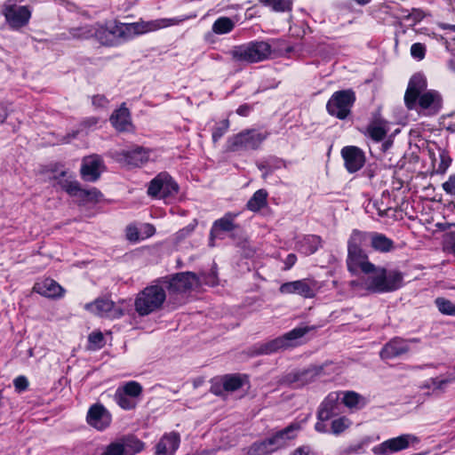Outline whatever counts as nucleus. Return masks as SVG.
Here are the masks:
<instances>
[{"label":"nucleus","instance_id":"1a4fd4ad","mask_svg":"<svg viewBox=\"0 0 455 455\" xmlns=\"http://www.w3.org/2000/svg\"><path fill=\"white\" fill-rule=\"evenodd\" d=\"M170 293H183L199 285L198 277L192 272H181L165 282Z\"/></svg>","mask_w":455,"mask_h":455},{"label":"nucleus","instance_id":"680f3d73","mask_svg":"<svg viewBox=\"0 0 455 455\" xmlns=\"http://www.w3.org/2000/svg\"><path fill=\"white\" fill-rule=\"evenodd\" d=\"M292 455H309V449L307 447H299L294 451Z\"/></svg>","mask_w":455,"mask_h":455},{"label":"nucleus","instance_id":"4c0bfd02","mask_svg":"<svg viewBox=\"0 0 455 455\" xmlns=\"http://www.w3.org/2000/svg\"><path fill=\"white\" fill-rule=\"evenodd\" d=\"M259 2L263 5L271 7L275 12H284L289 10L291 5L290 0H259Z\"/></svg>","mask_w":455,"mask_h":455},{"label":"nucleus","instance_id":"72a5a7b5","mask_svg":"<svg viewBox=\"0 0 455 455\" xmlns=\"http://www.w3.org/2000/svg\"><path fill=\"white\" fill-rule=\"evenodd\" d=\"M342 403L349 409H359L364 405L363 398L354 391L346 392Z\"/></svg>","mask_w":455,"mask_h":455},{"label":"nucleus","instance_id":"412c9836","mask_svg":"<svg viewBox=\"0 0 455 455\" xmlns=\"http://www.w3.org/2000/svg\"><path fill=\"white\" fill-rule=\"evenodd\" d=\"M180 442V435L176 432L164 435L156 446V455H173L179 448Z\"/></svg>","mask_w":455,"mask_h":455},{"label":"nucleus","instance_id":"0eeeda50","mask_svg":"<svg viewBox=\"0 0 455 455\" xmlns=\"http://www.w3.org/2000/svg\"><path fill=\"white\" fill-rule=\"evenodd\" d=\"M355 100L352 90L335 92L326 104L328 113L340 120L346 119L351 113V108Z\"/></svg>","mask_w":455,"mask_h":455},{"label":"nucleus","instance_id":"2eb2a0df","mask_svg":"<svg viewBox=\"0 0 455 455\" xmlns=\"http://www.w3.org/2000/svg\"><path fill=\"white\" fill-rule=\"evenodd\" d=\"M86 419L94 428L103 430L110 425L112 418L102 404L96 403L90 407Z\"/></svg>","mask_w":455,"mask_h":455},{"label":"nucleus","instance_id":"864d4df0","mask_svg":"<svg viewBox=\"0 0 455 455\" xmlns=\"http://www.w3.org/2000/svg\"><path fill=\"white\" fill-rule=\"evenodd\" d=\"M92 104L96 107L104 108L108 104V100L103 95H95L92 97Z\"/></svg>","mask_w":455,"mask_h":455},{"label":"nucleus","instance_id":"f03ea898","mask_svg":"<svg viewBox=\"0 0 455 455\" xmlns=\"http://www.w3.org/2000/svg\"><path fill=\"white\" fill-rule=\"evenodd\" d=\"M174 24L172 20H156L134 23H120L116 21L107 23L95 31V36L103 45H114L120 41L128 40L134 36L155 31Z\"/></svg>","mask_w":455,"mask_h":455},{"label":"nucleus","instance_id":"69168bd1","mask_svg":"<svg viewBox=\"0 0 455 455\" xmlns=\"http://www.w3.org/2000/svg\"><path fill=\"white\" fill-rule=\"evenodd\" d=\"M211 391L216 395H220L222 394L221 388L219 386H212Z\"/></svg>","mask_w":455,"mask_h":455},{"label":"nucleus","instance_id":"4be33fe9","mask_svg":"<svg viewBox=\"0 0 455 455\" xmlns=\"http://www.w3.org/2000/svg\"><path fill=\"white\" fill-rule=\"evenodd\" d=\"M33 290L47 298H60L63 295V288L53 279L46 278L36 283Z\"/></svg>","mask_w":455,"mask_h":455},{"label":"nucleus","instance_id":"9d476101","mask_svg":"<svg viewBox=\"0 0 455 455\" xmlns=\"http://www.w3.org/2000/svg\"><path fill=\"white\" fill-rule=\"evenodd\" d=\"M347 267L353 275H357L360 272L370 275L374 270V264L369 261L368 256L363 251H347Z\"/></svg>","mask_w":455,"mask_h":455},{"label":"nucleus","instance_id":"603ef678","mask_svg":"<svg viewBox=\"0 0 455 455\" xmlns=\"http://www.w3.org/2000/svg\"><path fill=\"white\" fill-rule=\"evenodd\" d=\"M88 339L90 343L93 344L97 347H100L102 346L104 337L100 331H97L91 333Z\"/></svg>","mask_w":455,"mask_h":455},{"label":"nucleus","instance_id":"7c9ffc66","mask_svg":"<svg viewBox=\"0 0 455 455\" xmlns=\"http://www.w3.org/2000/svg\"><path fill=\"white\" fill-rule=\"evenodd\" d=\"M267 192L265 189L257 190L247 202V209L258 212L267 205Z\"/></svg>","mask_w":455,"mask_h":455},{"label":"nucleus","instance_id":"bb28decb","mask_svg":"<svg viewBox=\"0 0 455 455\" xmlns=\"http://www.w3.org/2000/svg\"><path fill=\"white\" fill-rule=\"evenodd\" d=\"M223 389L228 392H234L240 389L247 381L246 375L227 374L222 377Z\"/></svg>","mask_w":455,"mask_h":455},{"label":"nucleus","instance_id":"c03bdc74","mask_svg":"<svg viewBox=\"0 0 455 455\" xmlns=\"http://www.w3.org/2000/svg\"><path fill=\"white\" fill-rule=\"evenodd\" d=\"M229 121L228 119L223 120L220 125L216 127L212 132V140L217 142L228 130Z\"/></svg>","mask_w":455,"mask_h":455},{"label":"nucleus","instance_id":"338daca9","mask_svg":"<svg viewBox=\"0 0 455 455\" xmlns=\"http://www.w3.org/2000/svg\"><path fill=\"white\" fill-rule=\"evenodd\" d=\"M446 131L451 133H455V123H450L445 127Z\"/></svg>","mask_w":455,"mask_h":455},{"label":"nucleus","instance_id":"ddd939ff","mask_svg":"<svg viewBox=\"0 0 455 455\" xmlns=\"http://www.w3.org/2000/svg\"><path fill=\"white\" fill-rule=\"evenodd\" d=\"M280 291L286 294L295 293L304 298L311 299L315 295L316 284L315 282L307 279L289 282L281 285Z\"/></svg>","mask_w":455,"mask_h":455},{"label":"nucleus","instance_id":"cd10ccee","mask_svg":"<svg viewBox=\"0 0 455 455\" xmlns=\"http://www.w3.org/2000/svg\"><path fill=\"white\" fill-rule=\"evenodd\" d=\"M125 455H134L144 449V443L136 436L129 435L120 438Z\"/></svg>","mask_w":455,"mask_h":455},{"label":"nucleus","instance_id":"f8f14e48","mask_svg":"<svg viewBox=\"0 0 455 455\" xmlns=\"http://www.w3.org/2000/svg\"><path fill=\"white\" fill-rule=\"evenodd\" d=\"M4 14L11 27L18 28L25 26L30 18V11L27 6H15L12 2L6 1Z\"/></svg>","mask_w":455,"mask_h":455},{"label":"nucleus","instance_id":"3c124183","mask_svg":"<svg viewBox=\"0 0 455 455\" xmlns=\"http://www.w3.org/2000/svg\"><path fill=\"white\" fill-rule=\"evenodd\" d=\"M101 196V192L95 188L86 189V203L98 202Z\"/></svg>","mask_w":455,"mask_h":455},{"label":"nucleus","instance_id":"e2e57ef3","mask_svg":"<svg viewBox=\"0 0 455 455\" xmlns=\"http://www.w3.org/2000/svg\"><path fill=\"white\" fill-rule=\"evenodd\" d=\"M52 172H54V179H59L60 177H65L67 175V172L63 169H61L60 172L58 171L57 167L52 170Z\"/></svg>","mask_w":455,"mask_h":455},{"label":"nucleus","instance_id":"2f4dec72","mask_svg":"<svg viewBox=\"0 0 455 455\" xmlns=\"http://www.w3.org/2000/svg\"><path fill=\"white\" fill-rule=\"evenodd\" d=\"M367 238V233L354 230L348 240L347 251H363L362 246L365 243Z\"/></svg>","mask_w":455,"mask_h":455},{"label":"nucleus","instance_id":"37998d69","mask_svg":"<svg viewBox=\"0 0 455 455\" xmlns=\"http://www.w3.org/2000/svg\"><path fill=\"white\" fill-rule=\"evenodd\" d=\"M126 395L132 397H138L142 392V387L140 383L136 381H129L127 382L124 387L121 389Z\"/></svg>","mask_w":455,"mask_h":455},{"label":"nucleus","instance_id":"c756f323","mask_svg":"<svg viewBox=\"0 0 455 455\" xmlns=\"http://www.w3.org/2000/svg\"><path fill=\"white\" fill-rule=\"evenodd\" d=\"M403 274L397 270L387 272L385 269V287L386 292L399 289L403 283Z\"/></svg>","mask_w":455,"mask_h":455},{"label":"nucleus","instance_id":"a211bd4d","mask_svg":"<svg viewBox=\"0 0 455 455\" xmlns=\"http://www.w3.org/2000/svg\"><path fill=\"white\" fill-rule=\"evenodd\" d=\"M236 217V214L228 212L224 215V217L215 220L212 224L211 232H210V246H214V241L216 238H221L222 232H230L236 228V224H235L234 220Z\"/></svg>","mask_w":455,"mask_h":455},{"label":"nucleus","instance_id":"e433bc0d","mask_svg":"<svg viewBox=\"0 0 455 455\" xmlns=\"http://www.w3.org/2000/svg\"><path fill=\"white\" fill-rule=\"evenodd\" d=\"M271 453L266 440L252 443L243 455H267Z\"/></svg>","mask_w":455,"mask_h":455},{"label":"nucleus","instance_id":"423d86ee","mask_svg":"<svg viewBox=\"0 0 455 455\" xmlns=\"http://www.w3.org/2000/svg\"><path fill=\"white\" fill-rule=\"evenodd\" d=\"M267 134L255 129H247L230 137L227 141V150L231 152L240 150H255L266 140Z\"/></svg>","mask_w":455,"mask_h":455},{"label":"nucleus","instance_id":"f3484780","mask_svg":"<svg viewBox=\"0 0 455 455\" xmlns=\"http://www.w3.org/2000/svg\"><path fill=\"white\" fill-rule=\"evenodd\" d=\"M103 162L98 156H91L84 158L81 167L82 178L86 181L94 182L101 174Z\"/></svg>","mask_w":455,"mask_h":455},{"label":"nucleus","instance_id":"de8ad7c7","mask_svg":"<svg viewBox=\"0 0 455 455\" xmlns=\"http://www.w3.org/2000/svg\"><path fill=\"white\" fill-rule=\"evenodd\" d=\"M125 235L128 241L136 243L140 239V231L134 225H129L125 230Z\"/></svg>","mask_w":455,"mask_h":455},{"label":"nucleus","instance_id":"0e129e2a","mask_svg":"<svg viewBox=\"0 0 455 455\" xmlns=\"http://www.w3.org/2000/svg\"><path fill=\"white\" fill-rule=\"evenodd\" d=\"M412 15L415 20H420L424 17L422 12L419 10H414Z\"/></svg>","mask_w":455,"mask_h":455},{"label":"nucleus","instance_id":"b1692460","mask_svg":"<svg viewBox=\"0 0 455 455\" xmlns=\"http://www.w3.org/2000/svg\"><path fill=\"white\" fill-rule=\"evenodd\" d=\"M120 156H122L121 160L131 166H140L148 161V153L142 148L124 150Z\"/></svg>","mask_w":455,"mask_h":455},{"label":"nucleus","instance_id":"20e7f679","mask_svg":"<svg viewBox=\"0 0 455 455\" xmlns=\"http://www.w3.org/2000/svg\"><path fill=\"white\" fill-rule=\"evenodd\" d=\"M315 329V326H300L294 328L283 336L255 347L252 355H268L277 352L281 349L295 347L299 345V339Z\"/></svg>","mask_w":455,"mask_h":455},{"label":"nucleus","instance_id":"5fc2aeb1","mask_svg":"<svg viewBox=\"0 0 455 455\" xmlns=\"http://www.w3.org/2000/svg\"><path fill=\"white\" fill-rule=\"evenodd\" d=\"M155 232H156V228L153 225L145 224L143 227V231H142L143 236L141 237V239L148 238V237L152 236L155 234Z\"/></svg>","mask_w":455,"mask_h":455},{"label":"nucleus","instance_id":"6e6d98bb","mask_svg":"<svg viewBox=\"0 0 455 455\" xmlns=\"http://www.w3.org/2000/svg\"><path fill=\"white\" fill-rule=\"evenodd\" d=\"M451 164V159L448 156H441V163L438 166V172L443 173Z\"/></svg>","mask_w":455,"mask_h":455},{"label":"nucleus","instance_id":"c85d7f7f","mask_svg":"<svg viewBox=\"0 0 455 455\" xmlns=\"http://www.w3.org/2000/svg\"><path fill=\"white\" fill-rule=\"evenodd\" d=\"M371 244L374 250L381 252H388L394 249V242L379 233H373L371 235Z\"/></svg>","mask_w":455,"mask_h":455},{"label":"nucleus","instance_id":"ea45409f","mask_svg":"<svg viewBox=\"0 0 455 455\" xmlns=\"http://www.w3.org/2000/svg\"><path fill=\"white\" fill-rule=\"evenodd\" d=\"M127 395L121 388H118L115 394V400L121 408L125 410L132 409L135 403Z\"/></svg>","mask_w":455,"mask_h":455},{"label":"nucleus","instance_id":"052dcab7","mask_svg":"<svg viewBox=\"0 0 455 455\" xmlns=\"http://www.w3.org/2000/svg\"><path fill=\"white\" fill-rule=\"evenodd\" d=\"M97 123H98V119L96 117H90V118L84 120L82 123V125L84 127H89V126L95 125Z\"/></svg>","mask_w":455,"mask_h":455},{"label":"nucleus","instance_id":"5701e85b","mask_svg":"<svg viewBox=\"0 0 455 455\" xmlns=\"http://www.w3.org/2000/svg\"><path fill=\"white\" fill-rule=\"evenodd\" d=\"M409 346L406 341L400 338H395L387 343L380 352L383 359H391L409 351Z\"/></svg>","mask_w":455,"mask_h":455},{"label":"nucleus","instance_id":"7ed1b4c3","mask_svg":"<svg viewBox=\"0 0 455 455\" xmlns=\"http://www.w3.org/2000/svg\"><path fill=\"white\" fill-rule=\"evenodd\" d=\"M166 299L164 287L153 284L147 286L137 294L134 307L140 316L148 315L159 310Z\"/></svg>","mask_w":455,"mask_h":455},{"label":"nucleus","instance_id":"13d9d810","mask_svg":"<svg viewBox=\"0 0 455 455\" xmlns=\"http://www.w3.org/2000/svg\"><path fill=\"white\" fill-rule=\"evenodd\" d=\"M250 110L251 107L247 104H244L237 108L236 113L240 116H246L249 114Z\"/></svg>","mask_w":455,"mask_h":455},{"label":"nucleus","instance_id":"a878e982","mask_svg":"<svg viewBox=\"0 0 455 455\" xmlns=\"http://www.w3.org/2000/svg\"><path fill=\"white\" fill-rule=\"evenodd\" d=\"M60 185L69 196L76 197L80 202L86 203V189L83 188L78 181L65 180Z\"/></svg>","mask_w":455,"mask_h":455},{"label":"nucleus","instance_id":"393cba45","mask_svg":"<svg viewBox=\"0 0 455 455\" xmlns=\"http://www.w3.org/2000/svg\"><path fill=\"white\" fill-rule=\"evenodd\" d=\"M112 125L119 132L128 131L132 125L130 112L124 105L110 116Z\"/></svg>","mask_w":455,"mask_h":455},{"label":"nucleus","instance_id":"c9c22d12","mask_svg":"<svg viewBox=\"0 0 455 455\" xmlns=\"http://www.w3.org/2000/svg\"><path fill=\"white\" fill-rule=\"evenodd\" d=\"M166 179V173L162 172L153 179L148 186V194L151 196H160L162 197L163 182Z\"/></svg>","mask_w":455,"mask_h":455},{"label":"nucleus","instance_id":"58836bf2","mask_svg":"<svg viewBox=\"0 0 455 455\" xmlns=\"http://www.w3.org/2000/svg\"><path fill=\"white\" fill-rule=\"evenodd\" d=\"M435 305L442 314L455 315V305L451 300L444 298H437Z\"/></svg>","mask_w":455,"mask_h":455},{"label":"nucleus","instance_id":"79ce46f5","mask_svg":"<svg viewBox=\"0 0 455 455\" xmlns=\"http://www.w3.org/2000/svg\"><path fill=\"white\" fill-rule=\"evenodd\" d=\"M164 180L162 197H167L178 192V185L172 180L169 174L166 173V179Z\"/></svg>","mask_w":455,"mask_h":455},{"label":"nucleus","instance_id":"4d7b16f0","mask_svg":"<svg viewBox=\"0 0 455 455\" xmlns=\"http://www.w3.org/2000/svg\"><path fill=\"white\" fill-rule=\"evenodd\" d=\"M296 260H297V257L295 254H293V253L289 254L284 260V265H285L284 269L285 270L290 269L295 264Z\"/></svg>","mask_w":455,"mask_h":455},{"label":"nucleus","instance_id":"9b49d317","mask_svg":"<svg viewBox=\"0 0 455 455\" xmlns=\"http://www.w3.org/2000/svg\"><path fill=\"white\" fill-rule=\"evenodd\" d=\"M85 308L101 317L119 318L124 315V311L108 299H98L92 303L86 304Z\"/></svg>","mask_w":455,"mask_h":455},{"label":"nucleus","instance_id":"6e6552de","mask_svg":"<svg viewBox=\"0 0 455 455\" xmlns=\"http://www.w3.org/2000/svg\"><path fill=\"white\" fill-rule=\"evenodd\" d=\"M419 442V438L413 435H402L400 436L388 439L374 447L373 452L378 455H388L408 448L410 443H417Z\"/></svg>","mask_w":455,"mask_h":455},{"label":"nucleus","instance_id":"39448f33","mask_svg":"<svg viewBox=\"0 0 455 455\" xmlns=\"http://www.w3.org/2000/svg\"><path fill=\"white\" fill-rule=\"evenodd\" d=\"M234 61L254 63L267 59L271 54V46L267 42H251L234 46L229 51Z\"/></svg>","mask_w":455,"mask_h":455},{"label":"nucleus","instance_id":"aec40b11","mask_svg":"<svg viewBox=\"0 0 455 455\" xmlns=\"http://www.w3.org/2000/svg\"><path fill=\"white\" fill-rule=\"evenodd\" d=\"M368 277L364 280V285L367 291L373 293L386 292L385 287V268L377 267L374 265V270L367 275Z\"/></svg>","mask_w":455,"mask_h":455},{"label":"nucleus","instance_id":"f257e3e1","mask_svg":"<svg viewBox=\"0 0 455 455\" xmlns=\"http://www.w3.org/2000/svg\"><path fill=\"white\" fill-rule=\"evenodd\" d=\"M426 77L421 74L413 75L404 93V104L408 109L416 110L425 116L438 115L443 107L442 94L435 90H427Z\"/></svg>","mask_w":455,"mask_h":455},{"label":"nucleus","instance_id":"473e14b6","mask_svg":"<svg viewBox=\"0 0 455 455\" xmlns=\"http://www.w3.org/2000/svg\"><path fill=\"white\" fill-rule=\"evenodd\" d=\"M235 28V21L228 17H220L212 24V31L217 35L228 34Z\"/></svg>","mask_w":455,"mask_h":455},{"label":"nucleus","instance_id":"a18cd8bd","mask_svg":"<svg viewBox=\"0 0 455 455\" xmlns=\"http://www.w3.org/2000/svg\"><path fill=\"white\" fill-rule=\"evenodd\" d=\"M426 46L421 43H415L411 47V55L419 60L425 58Z\"/></svg>","mask_w":455,"mask_h":455},{"label":"nucleus","instance_id":"dca6fc26","mask_svg":"<svg viewBox=\"0 0 455 455\" xmlns=\"http://www.w3.org/2000/svg\"><path fill=\"white\" fill-rule=\"evenodd\" d=\"M339 408V394L337 392L330 393L319 406L317 419L327 421L340 413Z\"/></svg>","mask_w":455,"mask_h":455},{"label":"nucleus","instance_id":"f704fd0d","mask_svg":"<svg viewBox=\"0 0 455 455\" xmlns=\"http://www.w3.org/2000/svg\"><path fill=\"white\" fill-rule=\"evenodd\" d=\"M387 130L381 123H372L367 127L368 135L375 141H381L387 135Z\"/></svg>","mask_w":455,"mask_h":455},{"label":"nucleus","instance_id":"a19ab883","mask_svg":"<svg viewBox=\"0 0 455 455\" xmlns=\"http://www.w3.org/2000/svg\"><path fill=\"white\" fill-rule=\"evenodd\" d=\"M351 422L346 417H340L331 421V429L334 435H339L344 432L349 426Z\"/></svg>","mask_w":455,"mask_h":455},{"label":"nucleus","instance_id":"09e8293b","mask_svg":"<svg viewBox=\"0 0 455 455\" xmlns=\"http://www.w3.org/2000/svg\"><path fill=\"white\" fill-rule=\"evenodd\" d=\"M443 189L449 195H455V174L451 175L447 181L443 183Z\"/></svg>","mask_w":455,"mask_h":455},{"label":"nucleus","instance_id":"4468645a","mask_svg":"<svg viewBox=\"0 0 455 455\" xmlns=\"http://www.w3.org/2000/svg\"><path fill=\"white\" fill-rule=\"evenodd\" d=\"M299 429L300 425L299 423H291L285 428L275 433L273 436L265 439L271 453L284 447L289 440L295 437V433Z\"/></svg>","mask_w":455,"mask_h":455},{"label":"nucleus","instance_id":"6ab92c4d","mask_svg":"<svg viewBox=\"0 0 455 455\" xmlns=\"http://www.w3.org/2000/svg\"><path fill=\"white\" fill-rule=\"evenodd\" d=\"M341 155L349 172H355L363 166L365 159L363 152L360 148L354 146L345 147L341 150Z\"/></svg>","mask_w":455,"mask_h":455},{"label":"nucleus","instance_id":"bf43d9fd","mask_svg":"<svg viewBox=\"0 0 455 455\" xmlns=\"http://www.w3.org/2000/svg\"><path fill=\"white\" fill-rule=\"evenodd\" d=\"M325 421H322V420H319L315 423V430L320 432V433H327L328 432V428H327V426L326 424L324 423Z\"/></svg>","mask_w":455,"mask_h":455},{"label":"nucleus","instance_id":"774afa93","mask_svg":"<svg viewBox=\"0 0 455 455\" xmlns=\"http://www.w3.org/2000/svg\"><path fill=\"white\" fill-rule=\"evenodd\" d=\"M451 244L455 253V233L451 236Z\"/></svg>","mask_w":455,"mask_h":455},{"label":"nucleus","instance_id":"49530a36","mask_svg":"<svg viewBox=\"0 0 455 455\" xmlns=\"http://www.w3.org/2000/svg\"><path fill=\"white\" fill-rule=\"evenodd\" d=\"M106 451L108 455H125L124 446L120 439L108 445Z\"/></svg>","mask_w":455,"mask_h":455},{"label":"nucleus","instance_id":"8fccbe9b","mask_svg":"<svg viewBox=\"0 0 455 455\" xmlns=\"http://www.w3.org/2000/svg\"><path fill=\"white\" fill-rule=\"evenodd\" d=\"M15 389L18 392H22L26 390L28 387V381L26 377L24 376H19L17 377L13 381Z\"/></svg>","mask_w":455,"mask_h":455}]
</instances>
